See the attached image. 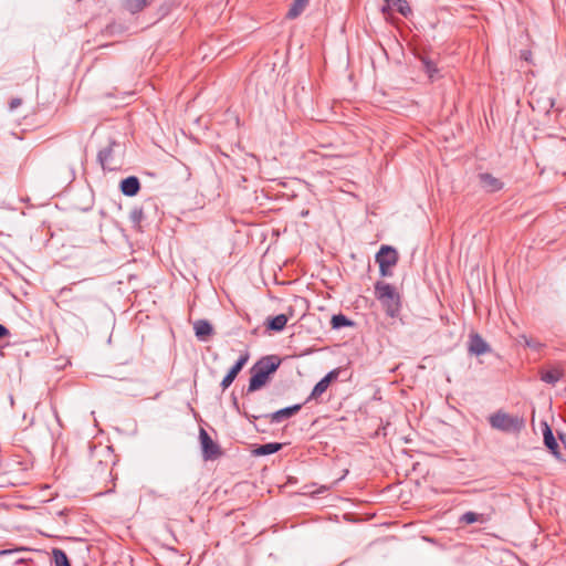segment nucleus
I'll return each mask as SVG.
<instances>
[{"label":"nucleus","instance_id":"9","mask_svg":"<svg viewBox=\"0 0 566 566\" xmlns=\"http://www.w3.org/2000/svg\"><path fill=\"white\" fill-rule=\"evenodd\" d=\"M337 371L336 370H332L329 371L325 377H323L313 388L308 399V400H312V399H318L326 390L327 388L329 387L331 382L333 379H335L337 377Z\"/></svg>","mask_w":566,"mask_h":566},{"label":"nucleus","instance_id":"19","mask_svg":"<svg viewBox=\"0 0 566 566\" xmlns=\"http://www.w3.org/2000/svg\"><path fill=\"white\" fill-rule=\"evenodd\" d=\"M354 325H355V323L353 321H350L344 314L333 315L332 319H331V326L334 329H339V328H343V327H352Z\"/></svg>","mask_w":566,"mask_h":566},{"label":"nucleus","instance_id":"16","mask_svg":"<svg viewBox=\"0 0 566 566\" xmlns=\"http://www.w3.org/2000/svg\"><path fill=\"white\" fill-rule=\"evenodd\" d=\"M287 321H289L287 315L279 314V315H276L274 317H269L268 318L266 327L270 331H273V332H281L286 326Z\"/></svg>","mask_w":566,"mask_h":566},{"label":"nucleus","instance_id":"17","mask_svg":"<svg viewBox=\"0 0 566 566\" xmlns=\"http://www.w3.org/2000/svg\"><path fill=\"white\" fill-rule=\"evenodd\" d=\"M308 2L310 0H293L286 13V18L293 20L300 17L307 7Z\"/></svg>","mask_w":566,"mask_h":566},{"label":"nucleus","instance_id":"4","mask_svg":"<svg viewBox=\"0 0 566 566\" xmlns=\"http://www.w3.org/2000/svg\"><path fill=\"white\" fill-rule=\"evenodd\" d=\"M376 262L379 265L381 276H391V268L398 262L397 250L389 245H382L376 254Z\"/></svg>","mask_w":566,"mask_h":566},{"label":"nucleus","instance_id":"18","mask_svg":"<svg viewBox=\"0 0 566 566\" xmlns=\"http://www.w3.org/2000/svg\"><path fill=\"white\" fill-rule=\"evenodd\" d=\"M283 444L279 442H270L265 444H261L253 450L254 455H269L273 454L282 449Z\"/></svg>","mask_w":566,"mask_h":566},{"label":"nucleus","instance_id":"20","mask_svg":"<svg viewBox=\"0 0 566 566\" xmlns=\"http://www.w3.org/2000/svg\"><path fill=\"white\" fill-rule=\"evenodd\" d=\"M563 377V370L559 368H553L551 370L543 371L541 379L544 382L555 385Z\"/></svg>","mask_w":566,"mask_h":566},{"label":"nucleus","instance_id":"25","mask_svg":"<svg viewBox=\"0 0 566 566\" xmlns=\"http://www.w3.org/2000/svg\"><path fill=\"white\" fill-rule=\"evenodd\" d=\"M22 104V99L19 98V97H14L10 101L9 103V108L10 111H14L15 108H18L20 105Z\"/></svg>","mask_w":566,"mask_h":566},{"label":"nucleus","instance_id":"12","mask_svg":"<svg viewBox=\"0 0 566 566\" xmlns=\"http://www.w3.org/2000/svg\"><path fill=\"white\" fill-rule=\"evenodd\" d=\"M479 180L482 188L489 192L499 191L503 187V182L489 172L480 174Z\"/></svg>","mask_w":566,"mask_h":566},{"label":"nucleus","instance_id":"15","mask_svg":"<svg viewBox=\"0 0 566 566\" xmlns=\"http://www.w3.org/2000/svg\"><path fill=\"white\" fill-rule=\"evenodd\" d=\"M193 329L199 340H207L213 334V327L207 319H198L193 324Z\"/></svg>","mask_w":566,"mask_h":566},{"label":"nucleus","instance_id":"5","mask_svg":"<svg viewBox=\"0 0 566 566\" xmlns=\"http://www.w3.org/2000/svg\"><path fill=\"white\" fill-rule=\"evenodd\" d=\"M199 439L202 449V458L208 460H216L222 455V450L220 446L214 442L209 433L205 429H200Z\"/></svg>","mask_w":566,"mask_h":566},{"label":"nucleus","instance_id":"7","mask_svg":"<svg viewBox=\"0 0 566 566\" xmlns=\"http://www.w3.org/2000/svg\"><path fill=\"white\" fill-rule=\"evenodd\" d=\"M248 359H249V355L248 354H244V355L240 356V358L237 360V363L230 368L228 374L222 379V381L220 384L222 390H226V389H228L231 386V384L237 378L238 374L241 371V369L247 364Z\"/></svg>","mask_w":566,"mask_h":566},{"label":"nucleus","instance_id":"21","mask_svg":"<svg viewBox=\"0 0 566 566\" xmlns=\"http://www.w3.org/2000/svg\"><path fill=\"white\" fill-rule=\"evenodd\" d=\"M125 9L130 13H137L144 10L147 6L145 0H124Z\"/></svg>","mask_w":566,"mask_h":566},{"label":"nucleus","instance_id":"13","mask_svg":"<svg viewBox=\"0 0 566 566\" xmlns=\"http://www.w3.org/2000/svg\"><path fill=\"white\" fill-rule=\"evenodd\" d=\"M120 191L127 197H134L139 192L140 182L137 177L129 176L120 181Z\"/></svg>","mask_w":566,"mask_h":566},{"label":"nucleus","instance_id":"23","mask_svg":"<svg viewBox=\"0 0 566 566\" xmlns=\"http://www.w3.org/2000/svg\"><path fill=\"white\" fill-rule=\"evenodd\" d=\"M52 555L55 566H71L70 560L64 551L60 548H54L52 551Z\"/></svg>","mask_w":566,"mask_h":566},{"label":"nucleus","instance_id":"3","mask_svg":"<svg viewBox=\"0 0 566 566\" xmlns=\"http://www.w3.org/2000/svg\"><path fill=\"white\" fill-rule=\"evenodd\" d=\"M489 423L493 429L506 433H518L525 428V420L523 417L513 416L502 410L492 413L489 417Z\"/></svg>","mask_w":566,"mask_h":566},{"label":"nucleus","instance_id":"14","mask_svg":"<svg viewBox=\"0 0 566 566\" xmlns=\"http://www.w3.org/2000/svg\"><path fill=\"white\" fill-rule=\"evenodd\" d=\"M544 444L552 452V454L556 458H560L559 446L553 434L551 427L547 423H544Z\"/></svg>","mask_w":566,"mask_h":566},{"label":"nucleus","instance_id":"26","mask_svg":"<svg viewBox=\"0 0 566 566\" xmlns=\"http://www.w3.org/2000/svg\"><path fill=\"white\" fill-rule=\"evenodd\" d=\"M523 339L525 342V345L528 346V347L538 348L541 346L539 343L531 340V339H527L526 336H523Z\"/></svg>","mask_w":566,"mask_h":566},{"label":"nucleus","instance_id":"8","mask_svg":"<svg viewBox=\"0 0 566 566\" xmlns=\"http://www.w3.org/2000/svg\"><path fill=\"white\" fill-rule=\"evenodd\" d=\"M469 352L480 356L491 352L490 345L478 333H472L469 337Z\"/></svg>","mask_w":566,"mask_h":566},{"label":"nucleus","instance_id":"24","mask_svg":"<svg viewBox=\"0 0 566 566\" xmlns=\"http://www.w3.org/2000/svg\"><path fill=\"white\" fill-rule=\"evenodd\" d=\"M426 72L429 74L430 77L433 76V73H436L438 70L436 65L430 61H423Z\"/></svg>","mask_w":566,"mask_h":566},{"label":"nucleus","instance_id":"6","mask_svg":"<svg viewBox=\"0 0 566 566\" xmlns=\"http://www.w3.org/2000/svg\"><path fill=\"white\" fill-rule=\"evenodd\" d=\"M302 406H303L302 403H296V405L280 409L277 411H274L272 413L251 416V417L253 419L265 418V419H269L271 423H280V422L287 420V419L292 418L293 416H295L302 409Z\"/></svg>","mask_w":566,"mask_h":566},{"label":"nucleus","instance_id":"22","mask_svg":"<svg viewBox=\"0 0 566 566\" xmlns=\"http://www.w3.org/2000/svg\"><path fill=\"white\" fill-rule=\"evenodd\" d=\"M460 522L464 523V524H473L476 522L483 523V522H485V518H484L483 514H479V513L469 511L461 515Z\"/></svg>","mask_w":566,"mask_h":566},{"label":"nucleus","instance_id":"1","mask_svg":"<svg viewBox=\"0 0 566 566\" xmlns=\"http://www.w3.org/2000/svg\"><path fill=\"white\" fill-rule=\"evenodd\" d=\"M280 363L276 356H266L258 360L251 368L248 392L262 388L268 382L269 376L279 368Z\"/></svg>","mask_w":566,"mask_h":566},{"label":"nucleus","instance_id":"28","mask_svg":"<svg viewBox=\"0 0 566 566\" xmlns=\"http://www.w3.org/2000/svg\"><path fill=\"white\" fill-rule=\"evenodd\" d=\"M8 553H10V551H2L0 554L4 555V554H8Z\"/></svg>","mask_w":566,"mask_h":566},{"label":"nucleus","instance_id":"11","mask_svg":"<svg viewBox=\"0 0 566 566\" xmlns=\"http://www.w3.org/2000/svg\"><path fill=\"white\" fill-rule=\"evenodd\" d=\"M386 6L382 7V12L397 11L403 17H408L411 13V8L407 0H385Z\"/></svg>","mask_w":566,"mask_h":566},{"label":"nucleus","instance_id":"27","mask_svg":"<svg viewBox=\"0 0 566 566\" xmlns=\"http://www.w3.org/2000/svg\"><path fill=\"white\" fill-rule=\"evenodd\" d=\"M10 335V331L2 324H0V338L7 337Z\"/></svg>","mask_w":566,"mask_h":566},{"label":"nucleus","instance_id":"10","mask_svg":"<svg viewBox=\"0 0 566 566\" xmlns=\"http://www.w3.org/2000/svg\"><path fill=\"white\" fill-rule=\"evenodd\" d=\"M116 145L115 142H112L108 146L104 147L98 151L97 158L103 169L115 170L117 169L116 164L113 159V147Z\"/></svg>","mask_w":566,"mask_h":566},{"label":"nucleus","instance_id":"2","mask_svg":"<svg viewBox=\"0 0 566 566\" xmlns=\"http://www.w3.org/2000/svg\"><path fill=\"white\" fill-rule=\"evenodd\" d=\"M376 298L381 303L385 312L390 317H397L401 308V300L396 289L384 281L375 283Z\"/></svg>","mask_w":566,"mask_h":566}]
</instances>
